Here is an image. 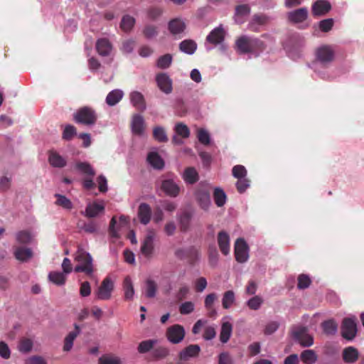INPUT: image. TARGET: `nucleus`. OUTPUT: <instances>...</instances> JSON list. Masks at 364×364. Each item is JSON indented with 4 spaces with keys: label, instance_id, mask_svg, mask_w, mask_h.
<instances>
[{
    "label": "nucleus",
    "instance_id": "nucleus-59",
    "mask_svg": "<svg viewBox=\"0 0 364 364\" xmlns=\"http://www.w3.org/2000/svg\"><path fill=\"white\" fill-rule=\"evenodd\" d=\"M262 303L263 299L259 296H255L247 301V305L252 310H258Z\"/></svg>",
    "mask_w": 364,
    "mask_h": 364
},
{
    "label": "nucleus",
    "instance_id": "nucleus-12",
    "mask_svg": "<svg viewBox=\"0 0 364 364\" xmlns=\"http://www.w3.org/2000/svg\"><path fill=\"white\" fill-rule=\"evenodd\" d=\"M157 86L165 94H170L172 90V80L167 73H159L156 76Z\"/></svg>",
    "mask_w": 364,
    "mask_h": 364
},
{
    "label": "nucleus",
    "instance_id": "nucleus-37",
    "mask_svg": "<svg viewBox=\"0 0 364 364\" xmlns=\"http://www.w3.org/2000/svg\"><path fill=\"white\" fill-rule=\"evenodd\" d=\"M76 169L82 174L93 177L95 171L92 166L87 162H77L75 164Z\"/></svg>",
    "mask_w": 364,
    "mask_h": 364
},
{
    "label": "nucleus",
    "instance_id": "nucleus-39",
    "mask_svg": "<svg viewBox=\"0 0 364 364\" xmlns=\"http://www.w3.org/2000/svg\"><path fill=\"white\" fill-rule=\"evenodd\" d=\"M120 225H117V220L115 217H112L110 220L108 232L111 238V242H114L115 240L119 238V231L120 230Z\"/></svg>",
    "mask_w": 364,
    "mask_h": 364
},
{
    "label": "nucleus",
    "instance_id": "nucleus-13",
    "mask_svg": "<svg viewBox=\"0 0 364 364\" xmlns=\"http://www.w3.org/2000/svg\"><path fill=\"white\" fill-rule=\"evenodd\" d=\"M105 208V207L103 201H101L100 203H90L87 205L82 214L88 218H96L100 214L104 213Z\"/></svg>",
    "mask_w": 364,
    "mask_h": 364
},
{
    "label": "nucleus",
    "instance_id": "nucleus-58",
    "mask_svg": "<svg viewBox=\"0 0 364 364\" xmlns=\"http://www.w3.org/2000/svg\"><path fill=\"white\" fill-rule=\"evenodd\" d=\"M16 240L21 244H28L32 240V236L28 231L22 230L16 233Z\"/></svg>",
    "mask_w": 364,
    "mask_h": 364
},
{
    "label": "nucleus",
    "instance_id": "nucleus-62",
    "mask_svg": "<svg viewBox=\"0 0 364 364\" xmlns=\"http://www.w3.org/2000/svg\"><path fill=\"white\" fill-rule=\"evenodd\" d=\"M219 259V254L216 249L209 250L208 262L209 265L212 267H215L218 265Z\"/></svg>",
    "mask_w": 364,
    "mask_h": 364
},
{
    "label": "nucleus",
    "instance_id": "nucleus-63",
    "mask_svg": "<svg viewBox=\"0 0 364 364\" xmlns=\"http://www.w3.org/2000/svg\"><path fill=\"white\" fill-rule=\"evenodd\" d=\"M311 284V279L309 276L306 274H300L298 277V284L297 287L300 289H304L307 287Z\"/></svg>",
    "mask_w": 364,
    "mask_h": 364
},
{
    "label": "nucleus",
    "instance_id": "nucleus-50",
    "mask_svg": "<svg viewBox=\"0 0 364 364\" xmlns=\"http://www.w3.org/2000/svg\"><path fill=\"white\" fill-rule=\"evenodd\" d=\"M178 218L181 230L186 231L188 230L191 219V214L188 212H184L180 214Z\"/></svg>",
    "mask_w": 364,
    "mask_h": 364
},
{
    "label": "nucleus",
    "instance_id": "nucleus-1",
    "mask_svg": "<svg viewBox=\"0 0 364 364\" xmlns=\"http://www.w3.org/2000/svg\"><path fill=\"white\" fill-rule=\"evenodd\" d=\"M73 119L77 124L92 127L97 122V114L94 108L85 106L79 108L74 113Z\"/></svg>",
    "mask_w": 364,
    "mask_h": 364
},
{
    "label": "nucleus",
    "instance_id": "nucleus-11",
    "mask_svg": "<svg viewBox=\"0 0 364 364\" xmlns=\"http://www.w3.org/2000/svg\"><path fill=\"white\" fill-rule=\"evenodd\" d=\"M334 51L328 46H323L316 50V59L323 65H326L333 61Z\"/></svg>",
    "mask_w": 364,
    "mask_h": 364
},
{
    "label": "nucleus",
    "instance_id": "nucleus-14",
    "mask_svg": "<svg viewBox=\"0 0 364 364\" xmlns=\"http://www.w3.org/2000/svg\"><path fill=\"white\" fill-rule=\"evenodd\" d=\"M161 188L166 195L176 198L178 196L181 188L173 179H165L162 181Z\"/></svg>",
    "mask_w": 364,
    "mask_h": 364
},
{
    "label": "nucleus",
    "instance_id": "nucleus-42",
    "mask_svg": "<svg viewBox=\"0 0 364 364\" xmlns=\"http://www.w3.org/2000/svg\"><path fill=\"white\" fill-rule=\"evenodd\" d=\"M173 60V57L171 54L167 53L160 56L156 63L157 68L160 69H167L168 68Z\"/></svg>",
    "mask_w": 364,
    "mask_h": 364
},
{
    "label": "nucleus",
    "instance_id": "nucleus-20",
    "mask_svg": "<svg viewBox=\"0 0 364 364\" xmlns=\"http://www.w3.org/2000/svg\"><path fill=\"white\" fill-rule=\"evenodd\" d=\"M48 162L52 167L61 168L67 165L66 159L55 151L48 152Z\"/></svg>",
    "mask_w": 364,
    "mask_h": 364
},
{
    "label": "nucleus",
    "instance_id": "nucleus-35",
    "mask_svg": "<svg viewBox=\"0 0 364 364\" xmlns=\"http://www.w3.org/2000/svg\"><path fill=\"white\" fill-rule=\"evenodd\" d=\"M232 331V324L228 321L224 322L222 324L220 333V341L223 343H227L231 336Z\"/></svg>",
    "mask_w": 364,
    "mask_h": 364
},
{
    "label": "nucleus",
    "instance_id": "nucleus-43",
    "mask_svg": "<svg viewBox=\"0 0 364 364\" xmlns=\"http://www.w3.org/2000/svg\"><path fill=\"white\" fill-rule=\"evenodd\" d=\"M173 130L176 135L181 138H188L190 136V129L186 124L183 122L176 123L174 126Z\"/></svg>",
    "mask_w": 364,
    "mask_h": 364
},
{
    "label": "nucleus",
    "instance_id": "nucleus-60",
    "mask_svg": "<svg viewBox=\"0 0 364 364\" xmlns=\"http://www.w3.org/2000/svg\"><path fill=\"white\" fill-rule=\"evenodd\" d=\"M195 197L200 206L202 208L205 207V191L203 188L202 183L199 184L198 188L195 191Z\"/></svg>",
    "mask_w": 364,
    "mask_h": 364
},
{
    "label": "nucleus",
    "instance_id": "nucleus-26",
    "mask_svg": "<svg viewBox=\"0 0 364 364\" xmlns=\"http://www.w3.org/2000/svg\"><path fill=\"white\" fill-rule=\"evenodd\" d=\"M81 330L77 324H75V330L70 332L65 338L63 350L70 351L73 346V342L77 336L80 333Z\"/></svg>",
    "mask_w": 364,
    "mask_h": 364
},
{
    "label": "nucleus",
    "instance_id": "nucleus-40",
    "mask_svg": "<svg viewBox=\"0 0 364 364\" xmlns=\"http://www.w3.org/2000/svg\"><path fill=\"white\" fill-rule=\"evenodd\" d=\"M99 364H122L121 358L114 354L106 353L98 360Z\"/></svg>",
    "mask_w": 364,
    "mask_h": 364
},
{
    "label": "nucleus",
    "instance_id": "nucleus-25",
    "mask_svg": "<svg viewBox=\"0 0 364 364\" xmlns=\"http://www.w3.org/2000/svg\"><path fill=\"white\" fill-rule=\"evenodd\" d=\"M225 38V31L222 27L213 29L206 37V41L210 43L218 45L221 43Z\"/></svg>",
    "mask_w": 364,
    "mask_h": 364
},
{
    "label": "nucleus",
    "instance_id": "nucleus-54",
    "mask_svg": "<svg viewBox=\"0 0 364 364\" xmlns=\"http://www.w3.org/2000/svg\"><path fill=\"white\" fill-rule=\"evenodd\" d=\"M78 227L81 230L90 234L97 232L98 230L97 225L93 221H90L88 223L84 222L79 224Z\"/></svg>",
    "mask_w": 364,
    "mask_h": 364
},
{
    "label": "nucleus",
    "instance_id": "nucleus-55",
    "mask_svg": "<svg viewBox=\"0 0 364 364\" xmlns=\"http://www.w3.org/2000/svg\"><path fill=\"white\" fill-rule=\"evenodd\" d=\"M232 175L237 179L245 178L247 176V171L242 165H235L232 168Z\"/></svg>",
    "mask_w": 364,
    "mask_h": 364
},
{
    "label": "nucleus",
    "instance_id": "nucleus-4",
    "mask_svg": "<svg viewBox=\"0 0 364 364\" xmlns=\"http://www.w3.org/2000/svg\"><path fill=\"white\" fill-rule=\"evenodd\" d=\"M341 333L343 338L352 341L357 334L356 318L348 317L343 319L341 326Z\"/></svg>",
    "mask_w": 364,
    "mask_h": 364
},
{
    "label": "nucleus",
    "instance_id": "nucleus-51",
    "mask_svg": "<svg viewBox=\"0 0 364 364\" xmlns=\"http://www.w3.org/2000/svg\"><path fill=\"white\" fill-rule=\"evenodd\" d=\"M77 135L76 128L71 124H66L63 132L62 138L65 141H70Z\"/></svg>",
    "mask_w": 364,
    "mask_h": 364
},
{
    "label": "nucleus",
    "instance_id": "nucleus-46",
    "mask_svg": "<svg viewBox=\"0 0 364 364\" xmlns=\"http://www.w3.org/2000/svg\"><path fill=\"white\" fill-rule=\"evenodd\" d=\"M135 23V18L129 15H125L123 16L120 27L125 31L129 32L132 30Z\"/></svg>",
    "mask_w": 364,
    "mask_h": 364
},
{
    "label": "nucleus",
    "instance_id": "nucleus-6",
    "mask_svg": "<svg viewBox=\"0 0 364 364\" xmlns=\"http://www.w3.org/2000/svg\"><path fill=\"white\" fill-rule=\"evenodd\" d=\"M154 239L155 232L153 230H149L144 239L140 251L141 254L147 259H150L154 252Z\"/></svg>",
    "mask_w": 364,
    "mask_h": 364
},
{
    "label": "nucleus",
    "instance_id": "nucleus-23",
    "mask_svg": "<svg viewBox=\"0 0 364 364\" xmlns=\"http://www.w3.org/2000/svg\"><path fill=\"white\" fill-rule=\"evenodd\" d=\"M288 19L291 22L297 23L304 21L308 17V10L306 8H300L288 13Z\"/></svg>",
    "mask_w": 364,
    "mask_h": 364
},
{
    "label": "nucleus",
    "instance_id": "nucleus-32",
    "mask_svg": "<svg viewBox=\"0 0 364 364\" xmlns=\"http://www.w3.org/2000/svg\"><path fill=\"white\" fill-rule=\"evenodd\" d=\"M14 254L16 259L23 262H27L33 257L31 249L26 247H16L14 250Z\"/></svg>",
    "mask_w": 364,
    "mask_h": 364
},
{
    "label": "nucleus",
    "instance_id": "nucleus-45",
    "mask_svg": "<svg viewBox=\"0 0 364 364\" xmlns=\"http://www.w3.org/2000/svg\"><path fill=\"white\" fill-rule=\"evenodd\" d=\"M157 285L156 282L149 279L146 281L145 284V296L147 298H154L156 294Z\"/></svg>",
    "mask_w": 364,
    "mask_h": 364
},
{
    "label": "nucleus",
    "instance_id": "nucleus-10",
    "mask_svg": "<svg viewBox=\"0 0 364 364\" xmlns=\"http://www.w3.org/2000/svg\"><path fill=\"white\" fill-rule=\"evenodd\" d=\"M132 132L136 136H142L145 132V120L140 114H135L131 120Z\"/></svg>",
    "mask_w": 364,
    "mask_h": 364
},
{
    "label": "nucleus",
    "instance_id": "nucleus-21",
    "mask_svg": "<svg viewBox=\"0 0 364 364\" xmlns=\"http://www.w3.org/2000/svg\"><path fill=\"white\" fill-rule=\"evenodd\" d=\"M200 348L198 345H190L181 350L178 357L181 360H188L198 355Z\"/></svg>",
    "mask_w": 364,
    "mask_h": 364
},
{
    "label": "nucleus",
    "instance_id": "nucleus-22",
    "mask_svg": "<svg viewBox=\"0 0 364 364\" xmlns=\"http://www.w3.org/2000/svg\"><path fill=\"white\" fill-rule=\"evenodd\" d=\"M132 105L140 111H144L146 105L144 95L138 91H133L129 94Z\"/></svg>",
    "mask_w": 364,
    "mask_h": 364
},
{
    "label": "nucleus",
    "instance_id": "nucleus-49",
    "mask_svg": "<svg viewBox=\"0 0 364 364\" xmlns=\"http://www.w3.org/2000/svg\"><path fill=\"white\" fill-rule=\"evenodd\" d=\"M55 197L57 198L55 203L58 205H60L67 210H70L73 208L72 202L66 196L61 195L60 193H56L55 194Z\"/></svg>",
    "mask_w": 364,
    "mask_h": 364
},
{
    "label": "nucleus",
    "instance_id": "nucleus-15",
    "mask_svg": "<svg viewBox=\"0 0 364 364\" xmlns=\"http://www.w3.org/2000/svg\"><path fill=\"white\" fill-rule=\"evenodd\" d=\"M331 9V4L325 0H318L312 5L314 16H321L326 14Z\"/></svg>",
    "mask_w": 364,
    "mask_h": 364
},
{
    "label": "nucleus",
    "instance_id": "nucleus-53",
    "mask_svg": "<svg viewBox=\"0 0 364 364\" xmlns=\"http://www.w3.org/2000/svg\"><path fill=\"white\" fill-rule=\"evenodd\" d=\"M250 180L247 178H242L237 179L235 186L238 193H243L250 186Z\"/></svg>",
    "mask_w": 364,
    "mask_h": 364
},
{
    "label": "nucleus",
    "instance_id": "nucleus-28",
    "mask_svg": "<svg viewBox=\"0 0 364 364\" xmlns=\"http://www.w3.org/2000/svg\"><path fill=\"white\" fill-rule=\"evenodd\" d=\"M124 92L120 89H115L108 93L106 97L105 102L110 106L116 105L123 97Z\"/></svg>",
    "mask_w": 364,
    "mask_h": 364
},
{
    "label": "nucleus",
    "instance_id": "nucleus-27",
    "mask_svg": "<svg viewBox=\"0 0 364 364\" xmlns=\"http://www.w3.org/2000/svg\"><path fill=\"white\" fill-rule=\"evenodd\" d=\"M182 178L186 184L192 185L199 180V176L195 168L188 167L184 170Z\"/></svg>",
    "mask_w": 364,
    "mask_h": 364
},
{
    "label": "nucleus",
    "instance_id": "nucleus-16",
    "mask_svg": "<svg viewBox=\"0 0 364 364\" xmlns=\"http://www.w3.org/2000/svg\"><path fill=\"white\" fill-rule=\"evenodd\" d=\"M218 244L220 248V252L224 255H228L230 253V236L224 230H222L218 234Z\"/></svg>",
    "mask_w": 364,
    "mask_h": 364
},
{
    "label": "nucleus",
    "instance_id": "nucleus-47",
    "mask_svg": "<svg viewBox=\"0 0 364 364\" xmlns=\"http://www.w3.org/2000/svg\"><path fill=\"white\" fill-rule=\"evenodd\" d=\"M169 349L164 346H159L154 348L151 353L152 357L155 360H162L169 355Z\"/></svg>",
    "mask_w": 364,
    "mask_h": 364
},
{
    "label": "nucleus",
    "instance_id": "nucleus-30",
    "mask_svg": "<svg viewBox=\"0 0 364 364\" xmlns=\"http://www.w3.org/2000/svg\"><path fill=\"white\" fill-rule=\"evenodd\" d=\"M358 350L352 346L344 348L343 351V359L346 363H353L358 359Z\"/></svg>",
    "mask_w": 364,
    "mask_h": 364
},
{
    "label": "nucleus",
    "instance_id": "nucleus-33",
    "mask_svg": "<svg viewBox=\"0 0 364 364\" xmlns=\"http://www.w3.org/2000/svg\"><path fill=\"white\" fill-rule=\"evenodd\" d=\"M213 198L215 205L219 208L223 207L227 201V195L220 187L214 188Z\"/></svg>",
    "mask_w": 364,
    "mask_h": 364
},
{
    "label": "nucleus",
    "instance_id": "nucleus-18",
    "mask_svg": "<svg viewBox=\"0 0 364 364\" xmlns=\"http://www.w3.org/2000/svg\"><path fill=\"white\" fill-rule=\"evenodd\" d=\"M138 218L140 223L143 225H147L151 218V209L149 204L141 203L138 208Z\"/></svg>",
    "mask_w": 364,
    "mask_h": 364
},
{
    "label": "nucleus",
    "instance_id": "nucleus-36",
    "mask_svg": "<svg viewBox=\"0 0 364 364\" xmlns=\"http://www.w3.org/2000/svg\"><path fill=\"white\" fill-rule=\"evenodd\" d=\"M323 331L328 336L335 335L338 330V324L333 319L324 321L321 323Z\"/></svg>",
    "mask_w": 364,
    "mask_h": 364
},
{
    "label": "nucleus",
    "instance_id": "nucleus-41",
    "mask_svg": "<svg viewBox=\"0 0 364 364\" xmlns=\"http://www.w3.org/2000/svg\"><path fill=\"white\" fill-rule=\"evenodd\" d=\"M153 137L156 141L161 143L167 142L168 139L165 129L161 126H156L154 128Z\"/></svg>",
    "mask_w": 364,
    "mask_h": 364
},
{
    "label": "nucleus",
    "instance_id": "nucleus-29",
    "mask_svg": "<svg viewBox=\"0 0 364 364\" xmlns=\"http://www.w3.org/2000/svg\"><path fill=\"white\" fill-rule=\"evenodd\" d=\"M178 48L182 53L191 55L196 52L197 44L193 40L186 39L179 43Z\"/></svg>",
    "mask_w": 364,
    "mask_h": 364
},
{
    "label": "nucleus",
    "instance_id": "nucleus-8",
    "mask_svg": "<svg viewBox=\"0 0 364 364\" xmlns=\"http://www.w3.org/2000/svg\"><path fill=\"white\" fill-rule=\"evenodd\" d=\"M186 28L185 21L178 18L171 20L168 23V29L175 38H181L184 36Z\"/></svg>",
    "mask_w": 364,
    "mask_h": 364
},
{
    "label": "nucleus",
    "instance_id": "nucleus-52",
    "mask_svg": "<svg viewBox=\"0 0 364 364\" xmlns=\"http://www.w3.org/2000/svg\"><path fill=\"white\" fill-rule=\"evenodd\" d=\"M157 343V340H146L141 341L138 346V351L140 353H145L149 352L154 346Z\"/></svg>",
    "mask_w": 364,
    "mask_h": 364
},
{
    "label": "nucleus",
    "instance_id": "nucleus-38",
    "mask_svg": "<svg viewBox=\"0 0 364 364\" xmlns=\"http://www.w3.org/2000/svg\"><path fill=\"white\" fill-rule=\"evenodd\" d=\"M124 298L126 300H132L134 296V286L129 277H125L123 283Z\"/></svg>",
    "mask_w": 364,
    "mask_h": 364
},
{
    "label": "nucleus",
    "instance_id": "nucleus-3",
    "mask_svg": "<svg viewBox=\"0 0 364 364\" xmlns=\"http://www.w3.org/2000/svg\"><path fill=\"white\" fill-rule=\"evenodd\" d=\"M291 336L304 347H309L314 343L313 336L308 333V328L305 326H293Z\"/></svg>",
    "mask_w": 364,
    "mask_h": 364
},
{
    "label": "nucleus",
    "instance_id": "nucleus-5",
    "mask_svg": "<svg viewBox=\"0 0 364 364\" xmlns=\"http://www.w3.org/2000/svg\"><path fill=\"white\" fill-rule=\"evenodd\" d=\"M249 247L243 238H237L235 242L234 253L235 259L239 263H244L249 258Z\"/></svg>",
    "mask_w": 364,
    "mask_h": 364
},
{
    "label": "nucleus",
    "instance_id": "nucleus-31",
    "mask_svg": "<svg viewBox=\"0 0 364 364\" xmlns=\"http://www.w3.org/2000/svg\"><path fill=\"white\" fill-rule=\"evenodd\" d=\"M147 161L155 169L161 170L164 167L163 159L156 152H151L147 156Z\"/></svg>",
    "mask_w": 364,
    "mask_h": 364
},
{
    "label": "nucleus",
    "instance_id": "nucleus-34",
    "mask_svg": "<svg viewBox=\"0 0 364 364\" xmlns=\"http://www.w3.org/2000/svg\"><path fill=\"white\" fill-rule=\"evenodd\" d=\"M48 277V280L51 283L57 286L64 285L66 281V274L60 272H49Z\"/></svg>",
    "mask_w": 364,
    "mask_h": 364
},
{
    "label": "nucleus",
    "instance_id": "nucleus-19",
    "mask_svg": "<svg viewBox=\"0 0 364 364\" xmlns=\"http://www.w3.org/2000/svg\"><path fill=\"white\" fill-rule=\"evenodd\" d=\"M251 37L242 36L236 40L235 46L240 53L245 54L252 53Z\"/></svg>",
    "mask_w": 364,
    "mask_h": 364
},
{
    "label": "nucleus",
    "instance_id": "nucleus-56",
    "mask_svg": "<svg viewBox=\"0 0 364 364\" xmlns=\"http://www.w3.org/2000/svg\"><path fill=\"white\" fill-rule=\"evenodd\" d=\"M250 13V8L247 4H242L238 5L235 8V17L236 18L239 17H243L245 16H248ZM238 23H242V21H238L236 19Z\"/></svg>",
    "mask_w": 364,
    "mask_h": 364
},
{
    "label": "nucleus",
    "instance_id": "nucleus-24",
    "mask_svg": "<svg viewBox=\"0 0 364 364\" xmlns=\"http://www.w3.org/2000/svg\"><path fill=\"white\" fill-rule=\"evenodd\" d=\"M269 22V18L264 14H255L252 16L251 21L248 24L249 30L258 32V26H264Z\"/></svg>",
    "mask_w": 364,
    "mask_h": 364
},
{
    "label": "nucleus",
    "instance_id": "nucleus-9",
    "mask_svg": "<svg viewBox=\"0 0 364 364\" xmlns=\"http://www.w3.org/2000/svg\"><path fill=\"white\" fill-rule=\"evenodd\" d=\"M166 336L171 343L176 344L183 339L185 330L182 326L175 324L168 328Z\"/></svg>",
    "mask_w": 364,
    "mask_h": 364
},
{
    "label": "nucleus",
    "instance_id": "nucleus-7",
    "mask_svg": "<svg viewBox=\"0 0 364 364\" xmlns=\"http://www.w3.org/2000/svg\"><path fill=\"white\" fill-rule=\"evenodd\" d=\"M114 289V283L109 277L105 278L96 291V296L99 300H108L111 297Z\"/></svg>",
    "mask_w": 364,
    "mask_h": 364
},
{
    "label": "nucleus",
    "instance_id": "nucleus-2",
    "mask_svg": "<svg viewBox=\"0 0 364 364\" xmlns=\"http://www.w3.org/2000/svg\"><path fill=\"white\" fill-rule=\"evenodd\" d=\"M75 260L79 264L75 266V272H85L87 275H92L93 272L92 258L90 253L79 248L75 253Z\"/></svg>",
    "mask_w": 364,
    "mask_h": 364
},
{
    "label": "nucleus",
    "instance_id": "nucleus-61",
    "mask_svg": "<svg viewBox=\"0 0 364 364\" xmlns=\"http://www.w3.org/2000/svg\"><path fill=\"white\" fill-rule=\"evenodd\" d=\"M33 347V342L31 339H23L21 341L18 345V350L21 353H28L31 350Z\"/></svg>",
    "mask_w": 364,
    "mask_h": 364
},
{
    "label": "nucleus",
    "instance_id": "nucleus-48",
    "mask_svg": "<svg viewBox=\"0 0 364 364\" xmlns=\"http://www.w3.org/2000/svg\"><path fill=\"white\" fill-rule=\"evenodd\" d=\"M235 299V293L233 291L229 290L225 291L222 299L223 307L225 309L230 308Z\"/></svg>",
    "mask_w": 364,
    "mask_h": 364
},
{
    "label": "nucleus",
    "instance_id": "nucleus-44",
    "mask_svg": "<svg viewBox=\"0 0 364 364\" xmlns=\"http://www.w3.org/2000/svg\"><path fill=\"white\" fill-rule=\"evenodd\" d=\"M301 359L306 364H313L317 360V355L313 350H305L301 353Z\"/></svg>",
    "mask_w": 364,
    "mask_h": 364
},
{
    "label": "nucleus",
    "instance_id": "nucleus-64",
    "mask_svg": "<svg viewBox=\"0 0 364 364\" xmlns=\"http://www.w3.org/2000/svg\"><path fill=\"white\" fill-rule=\"evenodd\" d=\"M333 26V20L332 18H327L320 21L319 28L323 32H328L331 30Z\"/></svg>",
    "mask_w": 364,
    "mask_h": 364
},
{
    "label": "nucleus",
    "instance_id": "nucleus-57",
    "mask_svg": "<svg viewBox=\"0 0 364 364\" xmlns=\"http://www.w3.org/2000/svg\"><path fill=\"white\" fill-rule=\"evenodd\" d=\"M251 50L252 53L263 51L265 48V43L257 38L251 37Z\"/></svg>",
    "mask_w": 364,
    "mask_h": 364
},
{
    "label": "nucleus",
    "instance_id": "nucleus-17",
    "mask_svg": "<svg viewBox=\"0 0 364 364\" xmlns=\"http://www.w3.org/2000/svg\"><path fill=\"white\" fill-rule=\"evenodd\" d=\"M95 48L97 53L102 57L109 56L112 50V46L107 38H100L97 41Z\"/></svg>",
    "mask_w": 364,
    "mask_h": 364
}]
</instances>
